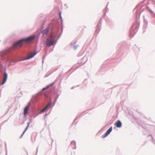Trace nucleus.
<instances>
[{
  "label": "nucleus",
  "mask_w": 155,
  "mask_h": 155,
  "mask_svg": "<svg viewBox=\"0 0 155 155\" xmlns=\"http://www.w3.org/2000/svg\"><path fill=\"white\" fill-rule=\"evenodd\" d=\"M114 125L116 126L117 127H120L122 126V124L121 122L118 120L117 122L114 124Z\"/></svg>",
  "instance_id": "obj_7"
},
{
  "label": "nucleus",
  "mask_w": 155,
  "mask_h": 155,
  "mask_svg": "<svg viewBox=\"0 0 155 155\" xmlns=\"http://www.w3.org/2000/svg\"><path fill=\"white\" fill-rule=\"evenodd\" d=\"M7 78V74L6 73H5L4 74V77L2 83V84H4L6 81Z\"/></svg>",
  "instance_id": "obj_4"
},
{
  "label": "nucleus",
  "mask_w": 155,
  "mask_h": 155,
  "mask_svg": "<svg viewBox=\"0 0 155 155\" xmlns=\"http://www.w3.org/2000/svg\"><path fill=\"white\" fill-rule=\"evenodd\" d=\"M36 53H31L25 58V60L28 59L33 57L35 54Z\"/></svg>",
  "instance_id": "obj_6"
},
{
  "label": "nucleus",
  "mask_w": 155,
  "mask_h": 155,
  "mask_svg": "<svg viewBox=\"0 0 155 155\" xmlns=\"http://www.w3.org/2000/svg\"><path fill=\"white\" fill-rule=\"evenodd\" d=\"M30 106L29 105H27L24 109V114L25 115L28 114V111L29 110Z\"/></svg>",
  "instance_id": "obj_5"
},
{
  "label": "nucleus",
  "mask_w": 155,
  "mask_h": 155,
  "mask_svg": "<svg viewBox=\"0 0 155 155\" xmlns=\"http://www.w3.org/2000/svg\"><path fill=\"white\" fill-rule=\"evenodd\" d=\"M29 124H30V123H28V126H27V127H26V129H25V131H24V132H23V134H24V133H25V131L26 130L28 129V127H29Z\"/></svg>",
  "instance_id": "obj_10"
},
{
  "label": "nucleus",
  "mask_w": 155,
  "mask_h": 155,
  "mask_svg": "<svg viewBox=\"0 0 155 155\" xmlns=\"http://www.w3.org/2000/svg\"><path fill=\"white\" fill-rule=\"evenodd\" d=\"M49 87V86H48L46 87L43 88L42 89V91H45V90L48 88Z\"/></svg>",
  "instance_id": "obj_11"
},
{
  "label": "nucleus",
  "mask_w": 155,
  "mask_h": 155,
  "mask_svg": "<svg viewBox=\"0 0 155 155\" xmlns=\"http://www.w3.org/2000/svg\"><path fill=\"white\" fill-rule=\"evenodd\" d=\"M35 37V36H32L19 41L13 44L12 46V48L13 49H16L21 48L23 45V41L28 42L34 39Z\"/></svg>",
  "instance_id": "obj_1"
},
{
  "label": "nucleus",
  "mask_w": 155,
  "mask_h": 155,
  "mask_svg": "<svg viewBox=\"0 0 155 155\" xmlns=\"http://www.w3.org/2000/svg\"><path fill=\"white\" fill-rule=\"evenodd\" d=\"M51 103H49L41 111V112H43L45 111V110L50 105Z\"/></svg>",
  "instance_id": "obj_9"
},
{
  "label": "nucleus",
  "mask_w": 155,
  "mask_h": 155,
  "mask_svg": "<svg viewBox=\"0 0 155 155\" xmlns=\"http://www.w3.org/2000/svg\"><path fill=\"white\" fill-rule=\"evenodd\" d=\"M56 43L55 38L52 34H51L46 40V45L48 47L53 45Z\"/></svg>",
  "instance_id": "obj_2"
},
{
  "label": "nucleus",
  "mask_w": 155,
  "mask_h": 155,
  "mask_svg": "<svg viewBox=\"0 0 155 155\" xmlns=\"http://www.w3.org/2000/svg\"><path fill=\"white\" fill-rule=\"evenodd\" d=\"M112 127H111L107 131L106 133L102 136L103 138H104L106 137L112 131Z\"/></svg>",
  "instance_id": "obj_3"
},
{
  "label": "nucleus",
  "mask_w": 155,
  "mask_h": 155,
  "mask_svg": "<svg viewBox=\"0 0 155 155\" xmlns=\"http://www.w3.org/2000/svg\"><path fill=\"white\" fill-rule=\"evenodd\" d=\"M60 18H61V16L60 15Z\"/></svg>",
  "instance_id": "obj_12"
},
{
  "label": "nucleus",
  "mask_w": 155,
  "mask_h": 155,
  "mask_svg": "<svg viewBox=\"0 0 155 155\" xmlns=\"http://www.w3.org/2000/svg\"><path fill=\"white\" fill-rule=\"evenodd\" d=\"M49 31V29L48 28H47L46 29H45L43 30L42 31V33L43 35H44L47 34Z\"/></svg>",
  "instance_id": "obj_8"
}]
</instances>
